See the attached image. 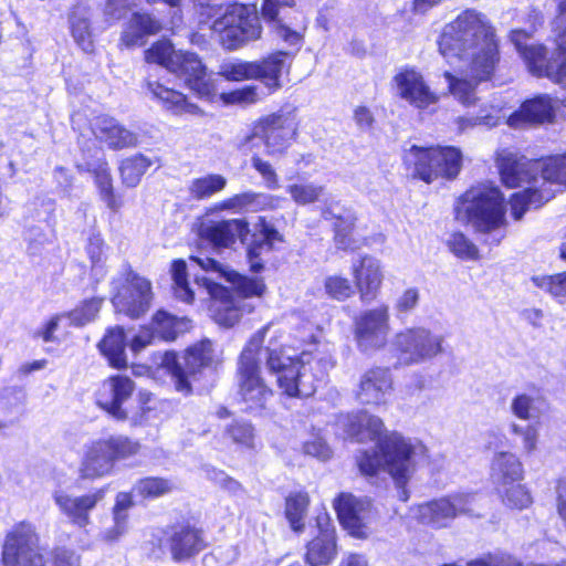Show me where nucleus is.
Masks as SVG:
<instances>
[{"label": "nucleus", "mask_w": 566, "mask_h": 566, "mask_svg": "<svg viewBox=\"0 0 566 566\" xmlns=\"http://www.w3.org/2000/svg\"><path fill=\"white\" fill-rule=\"evenodd\" d=\"M439 52L458 75L444 72L451 95L463 106H473L479 83L490 81L500 63L499 41L485 15L469 9L444 25Z\"/></svg>", "instance_id": "nucleus-1"}, {"label": "nucleus", "mask_w": 566, "mask_h": 566, "mask_svg": "<svg viewBox=\"0 0 566 566\" xmlns=\"http://www.w3.org/2000/svg\"><path fill=\"white\" fill-rule=\"evenodd\" d=\"M265 333L266 328H262L253 334L239 358L237 397L248 411L263 409L272 396V390L260 377L261 356L264 357L268 369L276 375L279 387L290 397L313 395L316 382L334 366L329 356L316 359L311 353L303 352L297 358H292L279 347L268 346L262 349Z\"/></svg>", "instance_id": "nucleus-2"}, {"label": "nucleus", "mask_w": 566, "mask_h": 566, "mask_svg": "<svg viewBox=\"0 0 566 566\" xmlns=\"http://www.w3.org/2000/svg\"><path fill=\"white\" fill-rule=\"evenodd\" d=\"M343 426L347 436L357 442L377 440V450L361 451L356 457L358 469L364 475L373 476L385 470L402 488L416 468L428 459L427 447L418 440L405 438L397 432L381 439L384 422L377 416L367 412L349 415Z\"/></svg>", "instance_id": "nucleus-3"}, {"label": "nucleus", "mask_w": 566, "mask_h": 566, "mask_svg": "<svg viewBox=\"0 0 566 566\" xmlns=\"http://www.w3.org/2000/svg\"><path fill=\"white\" fill-rule=\"evenodd\" d=\"M201 30L207 28L227 50H237L261 38L262 27L253 7L222 0H195Z\"/></svg>", "instance_id": "nucleus-4"}, {"label": "nucleus", "mask_w": 566, "mask_h": 566, "mask_svg": "<svg viewBox=\"0 0 566 566\" xmlns=\"http://www.w3.org/2000/svg\"><path fill=\"white\" fill-rule=\"evenodd\" d=\"M171 274L176 297L186 303H191L196 295L202 300L209 298L211 317L220 326L232 327L244 314L254 310L251 302L235 298L230 290L213 282V277L197 276L190 285L187 280V264L182 260L172 263Z\"/></svg>", "instance_id": "nucleus-5"}, {"label": "nucleus", "mask_w": 566, "mask_h": 566, "mask_svg": "<svg viewBox=\"0 0 566 566\" xmlns=\"http://www.w3.org/2000/svg\"><path fill=\"white\" fill-rule=\"evenodd\" d=\"M496 166L506 187L532 185L511 197V214L514 220L520 221L528 209H536L553 198L552 190L537 188L541 181L539 161H532L515 151L502 149L496 155Z\"/></svg>", "instance_id": "nucleus-6"}, {"label": "nucleus", "mask_w": 566, "mask_h": 566, "mask_svg": "<svg viewBox=\"0 0 566 566\" xmlns=\"http://www.w3.org/2000/svg\"><path fill=\"white\" fill-rule=\"evenodd\" d=\"M555 31L557 32V52L549 59L543 45L526 43L527 35L521 30L512 31L511 40L532 74L548 77L566 86V0H558Z\"/></svg>", "instance_id": "nucleus-7"}, {"label": "nucleus", "mask_w": 566, "mask_h": 566, "mask_svg": "<svg viewBox=\"0 0 566 566\" xmlns=\"http://www.w3.org/2000/svg\"><path fill=\"white\" fill-rule=\"evenodd\" d=\"M455 217L481 233L500 230L506 223L500 190L484 185L472 187L460 198L455 207Z\"/></svg>", "instance_id": "nucleus-8"}, {"label": "nucleus", "mask_w": 566, "mask_h": 566, "mask_svg": "<svg viewBox=\"0 0 566 566\" xmlns=\"http://www.w3.org/2000/svg\"><path fill=\"white\" fill-rule=\"evenodd\" d=\"M145 60L176 74L199 96L210 97L216 88L206 67L193 53L177 52L168 41H158L145 51Z\"/></svg>", "instance_id": "nucleus-9"}, {"label": "nucleus", "mask_w": 566, "mask_h": 566, "mask_svg": "<svg viewBox=\"0 0 566 566\" xmlns=\"http://www.w3.org/2000/svg\"><path fill=\"white\" fill-rule=\"evenodd\" d=\"M154 361L171 376L178 392L189 395L197 375L203 368L217 364L219 358L212 342L206 339L188 348L180 357L171 352L158 353Z\"/></svg>", "instance_id": "nucleus-10"}, {"label": "nucleus", "mask_w": 566, "mask_h": 566, "mask_svg": "<svg viewBox=\"0 0 566 566\" xmlns=\"http://www.w3.org/2000/svg\"><path fill=\"white\" fill-rule=\"evenodd\" d=\"M298 123L295 111H279L254 122L250 133L239 139V147L252 150L255 139L263 140L269 156L282 155L296 138Z\"/></svg>", "instance_id": "nucleus-11"}, {"label": "nucleus", "mask_w": 566, "mask_h": 566, "mask_svg": "<svg viewBox=\"0 0 566 566\" xmlns=\"http://www.w3.org/2000/svg\"><path fill=\"white\" fill-rule=\"evenodd\" d=\"M403 161L415 177L427 184L439 177L454 178L462 167L461 151L455 147H420L405 150Z\"/></svg>", "instance_id": "nucleus-12"}, {"label": "nucleus", "mask_w": 566, "mask_h": 566, "mask_svg": "<svg viewBox=\"0 0 566 566\" xmlns=\"http://www.w3.org/2000/svg\"><path fill=\"white\" fill-rule=\"evenodd\" d=\"M392 346L401 364L420 365L443 354L444 336L424 326H411L396 333Z\"/></svg>", "instance_id": "nucleus-13"}, {"label": "nucleus", "mask_w": 566, "mask_h": 566, "mask_svg": "<svg viewBox=\"0 0 566 566\" xmlns=\"http://www.w3.org/2000/svg\"><path fill=\"white\" fill-rule=\"evenodd\" d=\"M294 4V0H263L260 12L277 40L298 50L303 43L307 23L302 13L292 11Z\"/></svg>", "instance_id": "nucleus-14"}, {"label": "nucleus", "mask_w": 566, "mask_h": 566, "mask_svg": "<svg viewBox=\"0 0 566 566\" xmlns=\"http://www.w3.org/2000/svg\"><path fill=\"white\" fill-rule=\"evenodd\" d=\"M2 563L4 566H45L34 525L20 522L8 531L2 545Z\"/></svg>", "instance_id": "nucleus-15"}, {"label": "nucleus", "mask_w": 566, "mask_h": 566, "mask_svg": "<svg viewBox=\"0 0 566 566\" xmlns=\"http://www.w3.org/2000/svg\"><path fill=\"white\" fill-rule=\"evenodd\" d=\"M116 293L112 302L115 310L132 318L148 311L153 298L150 282L126 266L119 277L113 281Z\"/></svg>", "instance_id": "nucleus-16"}, {"label": "nucleus", "mask_w": 566, "mask_h": 566, "mask_svg": "<svg viewBox=\"0 0 566 566\" xmlns=\"http://www.w3.org/2000/svg\"><path fill=\"white\" fill-rule=\"evenodd\" d=\"M390 332V310L387 304L363 311L354 321V337L358 348L371 353L384 348Z\"/></svg>", "instance_id": "nucleus-17"}, {"label": "nucleus", "mask_w": 566, "mask_h": 566, "mask_svg": "<svg viewBox=\"0 0 566 566\" xmlns=\"http://www.w3.org/2000/svg\"><path fill=\"white\" fill-rule=\"evenodd\" d=\"M334 507L340 524L352 536L367 538L370 535L373 512L368 500L342 493L334 501Z\"/></svg>", "instance_id": "nucleus-18"}, {"label": "nucleus", "mask_w": 566, "mask_h": 566, "mask_svg": "<svg viewBox=\"0 0 566 566\" xmlns=\"http://www.w3.org/2000/svg\"><path fill=\"white\" fill-rule=\"evenodd\" d=\"M190 260L197 263L203 271L216 277H224L232 284L235 298L249 302L252 297H262L266 292V286L262 279L247 277L229 269L211 258L191 256Z\"/></svg>", "instance_id": "nucleus-19"}, {"label": "nucleus", "mask_w": 566, "mask_h": 566, "mask_svg": "<svg viewBox=\"0 0 566 566\" xmlns=\"http://www.w3.org/2000/svg\"><path fill=\"white\" fill-rule=\"evenodd\" d=\"M394 390L392 375L388 368L373 367L359 377L355 397L361 405L386 406Z\"/></svg>", "instance_id": "nucleus-20"}, {"label": "nucleus", "mask_w": 566, "mask_h": 566, "mask_svg": "<svg viewBox=\"0 0 566 566\" xmlns=\"http://www.w3.org/2000/svg\"><path fill=\"white\" fill-rule=\"evenodd\" d=\"M350 273L360 300L363 302L374 301L385 279L381 261L365 254L352 263Z\"/></svg>", "instance_id": "nucleus-21"}, {"label": "nucleus", "mask_w": 566, "mask_h": 566, "mask_svg": "<svg viewBox=\"0 0 566 566\" xmlns=\"http://www.w3.org/2000/svg\"><path fill=\"white\" fill-rule=\"evenodd\" d=\"M135 390L134 381L124 375H115L103 381L97 392V403L117 420H125L127 411L123 405Z\"/></svg>", "instance_id": "nucleus-22"}, {"label": "nucleus", "mask_w": 566, "mask_h": 566, "mask_svg": "<svg viewBox=\"0 0 566 566\" xmlns=\"http://www.w3.org/2000/svg\"><path fill=\"white\" fill-rule=\"evenodd\" d=\"M394 83L398 96L417 108H427L439 99L422 74L413 69H406L396 74Z\"/></svg>", "instance_id": "nucleus-23"}, {"label": "nucleus", "mask_w": 566, "mask_h": 566, "mask_svg": "<svg viewBox=\"0 0 566 566\" xmlns=\"http://www.w3.org/2000/svg\"><path fill=\"white\" fill-rule=\"evenodd\" d=\"M104 490H97L93 493L73 496L63 490H56L53 493V500L60 512L65 515L70 522L78 527H85L91 523L90 513L95 509L98 502L104 499Z\"/></svg>", "instance_id": "nucleus-24"}, {"label": "nucleus", "mask_w": 566, "mask_h": 566, "mask_svg": "<svg viewBox=\"0 0 566 566\" xmlns=\"http://www.w3.org/2000/svg\"><path fill=\"white\" fill-rule=\"evenodd\" d=\"M249 233V224L243 219L207 221L201 223L199 235L217 248H230L237 239L243 240Z\"/></svg>", "instance_id": "nucleus-25"}, {"label": "nucleus", "mask_w": 566, "mask_h": 566, "mask_svg": "<svg viewBox=\"0 0 566 566\" xmlns=\"http://www.w3.org/2000/svg\"><path fill=\"white\" fill-rule=\"evenodd\" d=\"M161 30L160 22L146 12H135L124 23L119 45L130 49L142 46L148 36Z\"/></svg>", "instance_id": "nucleus-26"}, {"label": "nucleus", "mask_w": 566, "mask_h": 566, "mask_svg": "<svg viewBox=\"0 0 566 566\" xmlns=\"http://www.w3.org/2000/svg\"><path fill=\"white\" fill-rule=\"evenodd\" d=\"M555 106L548 95H539L525 101L518 111L507 118V124L513 128H520L527 124H543L554 117Z\"/></svg>", "instance_id": "nucleus-27"}, {"label": "nucleus", "mask_w": 566, "mask_h": 566, "mask_svg": "<svg viewBox=\"0 0 566 566\" xmlns=\"http://www.w3.org/2000/svg\"><path fill=\"white\" fill-rule=\"evenodd\" d=\"M92 132L99 142L114 149L134 146L137 142L134 133L122 126L115 118L106 115L93 119Z\"/></svg>", "instance_id": "nucleus-28"}, {"label": "nucleus", "mask_w": 566, "mask_h": 566, "mask_svg": "<svg viewBox=\"0 0 566 566\" xmlns=\"http://www.w3.org/2000/svg\"><path fill=\"white\" fill-rule=\"evenodd\" d=\"M103 440L92 442L83 457L80 474L83 479H96L111 472L113 460Z\"/></svg>", "instance_id": "nucleus-29"}, {"label": "nucleus", "mask_w": 566, "mask_h": 566, "mask_svg": "<svg viewBox=\"0 0 566 566\" xmlns=\"http://www.w3.org/2000/svg\"><path fill=\"white\" fill-rule=\"evenodd\" d=\"M336 556V537L334 528H322L318 536L306 546L305 560L311 566L329 564Z\"/></svg>", "instance_id": "nucleus-30"}, {"label": "nucleus", "mask_w": 566, "mask_h": 566, "mask_svg": "<svg viewBox=\"0 0 566 566\" xmlns=\"http://www.w3.org/2000/svg\"><path fill=\"white\" fill-rule=\"evenodd\" d=\"M417 518L420 523L433 528L448 527L455 518L449 496L419 505Z\"/></svg>", "instance_id": "nucleus-31"}, {"label": "nucleus", "mask_w": 566, "mask_h": 566, "mask_svg": "<svg viewBox=\"0 0 566 566\" xmlns=\"http://www.w3.org/2000/svg\"><path fill=\"white\" fill-rule=\"evenodd\" d=\"M491 472L496 485L520 482L524 475L520 459L514 453L504 451L494 454Z\"/></svg>", "instance_id": "nucleus-32"}, {"label": "nucleus", "mask_w": 566, "mask_h": 566, "mask_svg": "<svg viewBox=\"0 0 566 566\" xmlns=\"http://www.w3.org/2000/svg\"><path fill=\"white\" fill-rule=\"evenodd\" d=\"M169 548L174 560L181 562L198 554L203 548V541L197 530L181 527L170 536Z\"/></svg>", "instance_id": "nucleus-33"}, {"label": "nucleus", "mask_w": 566, "mask_h": 566, "mask_svg": "<svg viewBox=\"0 0 566 566\" xmlns=\"http://www.w3.org/2000/svg\"><path fill=\"white\" fill-rule=\"evenodd\" d=\"M98 348L113 367L124 368L127 366L125 335L122 327L116 326L107 329L105 336L98 343Z\"/></svg>", "instance_id": "nucleus-34"}, {"label": "nucleus", "mask_w": 566, "mask_h": 566, "mask_svg": "<svg viewBox=\"0 0 566 566\" xmlns=\"http://www.w3.org/2000/svg\"><path fill=\"white\" fill-rule=\"evenodd\" d=\"M287 53L279 51L266 59L256 62L258 73L254 80L262 81L270 90L281 86L280 77L287 66Z\"/></svg>", "instance_id": "nucleus-35"}, {"label": "nucleus", "mask_w": 566, "mask_h": 566, "mask_svg": "<svg viewBox=\"0 0 566 566\" xmlns=\"http://www.w3.org/2000/svg\"><path fill=\"white\" fill-rule=\"evenodd\" d=\"M147 87L154 98H157L168 109H171L177 114H195L198 111V107L196 105L187 102L186 96L182 93L168 88L159 82L148 81Z\"/></svg>", "instance_id": "nucleus-36"}, {"label": "nucleus", "mask_w": 566, "mask_h": 566, "mask_svg": "<svg viewBox=\"0 0 566 566\" xmlns=\"http://www.w3.org/2000/svg\"><path fill=\"white\" fill-rule=\"evenodd\" d=\"M228 184L224 176L208 174L195 178L188 185V193L195 200H206L221 192Z\"/></svg>", "instance_id": "nucleus-37"}, {"label": "nucleus", "mask_w": 566, "mask_h": 566, "mask_svg": "<svg viewBox=\"0 0 566 566\" xmlns=\"http://www.w3.org/2000/svg\"><path fill=\"white\" fill-rule=\"evenodd\" d=\"M323 218L329 221L335 220V243L338 249L348 250L356 248L353 239L354 218L350 214L337 216L332 208L327 207L322 212Z\"/></svg>", "instance_id": "nucleus-38"}, {"label": "nucleus", "mask_w": 566, "mask_h": 566, "mask_svg": "<svg viewBox=\"0 0 566 566\" xmlns=\"http://www.w3.org/2000/svg\"><path fill=\"white\" fill-rule=\"evenodd\" d=\"M71 32L77 45L85 52L94 49L90 17L84 8H76L70 17Z\"/></svg>", "instance_id": "nucleus-39"}, {"label": "nucleus", "mask_w": 566, "mask_h": 566, "mask_svg": "<svg viewBox=\"0 0 566 566\" xmlns=\"http://www.w3.org/2000/svg\"><path fill=\"white\" fill-rule=\"evenodd\" d=\"M308 505L310 496L305 492H297L286 497L285 515L294 532L304 531Z\"/></svg>", "instance_id": "nucleus-40"}, {"label": "nucleus", "mask_w": 566, "mask_h": 566, "mask_svg": "<svg viewBox=\"0 0 566 566\" xmlns=\"http://www.w3.org/2000/svg\"><path fill=\"white\" fill-rule=\"evenodd\" d=\"M92 171L103 201L114 212L118 211L122 207V202L114 195L113 179L107 164L99 163L92 168Z\"/></svg>", "instance_id": "nucleus-41"}, {"label": "nucleus", "mask_w": 566, "mask_h": 566, "mask_svg": "<svg viewBox=\"0 0 566 566\" xmlns=\"http://www.w3.org/2000/svg\"><path fill=\"white\" fill-rule=\"evenodd\" d=\"M155 332L165 340H174L189 327V321L159 311L154 317Z\"/></svg>", "instance_id": "nucleus-42"}, {"label": "nucleus", "mask_w": 566, "mask_h": 566, "mask_svg": "<svg viewBox=\"0 0 566 566\" xmlns=\"http://www.w3.org/2000/svg\"><path fill=\"white\" fill-rule=\"evenodd\" d=\"M265 196L252 191L234 195L214 205L213 211L240 212L245 209H256L265 200Z\"/></svg>", "instance_id": "nucleus-43"}, {"label": "nucleus", "mask_w": 566, "mask_h": 566, "mask_svg": "<svg viewBox=\"0 0 566 566\" xmlns=\"http://www.w3.org/2000/svg\"><path fill=\"white\" fill-rule=\"evenodd\" d=\"M224 438L241 449L255 448V432L250 422L235 420L224 429Z\"/></svg>", "instance_id": "nucleus-44"}, {"label": "nucleus", "mask_w": 566, "mask_h": 566, "mask_svg": "<svg viewBox=\"0 0 566 566\" xmlns=\"http://www.w3.org/2000/svg\"><path fill=\"white\" fill-rule=\"evenodd\" d=\"M150 165L151 161L143 155H136L123 160L119 167L123 184L127 187H136Z\"/></svg>", "instance_id": "nucleus-45"}, {"label": "nucleus", "mask_w": 566, "mask_h": 566, "mask_svg": "<svg viewBox=\"0 0 566 566\" xmlns=\"http://www.w3.org/2000/svg\"><path fill=\"white\" fill-rule=\"evenodd\" d=\"M541 188L546 182L566 187V156L552 157L539 161Z\"/></svg>", "instance_id": "nucleus-46"}, {"label": "nucleus", "mask_w": 566, "mask_h": 566, "mask_svg": "<svg viewBox=\"0 0 566 566\" xmlns=\"http://www.w3.org/2000/svg\"><path fill=\"white\" fill-rule=\"evenodd\" d=\"M543 400L538 396L528 394H518L511 401L512 413L521 420L538 418L542 413L541 405Z\"/></svg>", "instance_id": "nucleus-47"}, {"label": "nucleus", "mask_w": 566, "mask_h": 566, "mask_svg": "<svg viewBox=\"0 0 566 566\" xmlns=\"http://www.w3.org/2000/svg\"><path fill=\"white\" fill-rule=\"evenodd\" d=\"M286 192L298 206L317 202L325 192V187L314 182H294L286 187Z\"/></svg>", "instance_id": "nucleus-48"}, {"label": "nucleus", "mask_w": 566, "mask_h": 566, "mask_svg": "<svg viewBox=\"0 0 566 566\" xmlns=\"http://www.w3.org/2000/svg\"><path fill=\"white\" fill-rule=\"evenodd\" d=\"M531 281L536 287L548 293L559 303L566 302V272L554 275H536Z\"/></svg>", "instance_id": "nucleus-49"}, {"label": "nucleus", "mask_w": 566, "mask_h": 566, "mask_svg": "<svg viewBox=\"0 0 566 566\" xmlns=\"http://www.w3.org/2000/svg\"><path fill=\"white\" fill-rule=\"evenodd\" d=\"M502 496L503 503L512 509L523 510L532 503V497L527 489L514 482L512 484L496 485Z\"/></svg>", "instance_id": "nucleus-50"}, {"label": "nucleus", "mask_w": 566, "mask_h": 566, "mask_svg": "<svg viewBox=\"0 0 566 566\" xmlns=\"http://www.w3.org/2000/svg\"><path fill=\"white\" fill-rule=\"evenodd\" d=\"M355 284L339 274L328 275L324 280L325 293L335 301L343 302L350 298L355 294Z\"/></svg>", "instance_id": "nucleus-51"}, {"label": "nucleus", "mask_w": 566, "mask_h": 566, "mask_svg": "<svg viewBox=\"0 0 566 566\" xmlns=\"http://www.w3.org/2000/svg\"><path fill=\"white\" fill-rule=\"evenodd\" d=\"M174 489L175 484L171 481L153 476L139 480L134 486V491L145 499L163 496Z\"/></svg>", "instance_id": "nucleus-52"}, {"label": "nucleus", "mask_w": 566, "mask_h": 566, "mask_svg": "<svg viewBox=\"0 0 566 566\" xmlns=\"http://www.w3.org/2000/svg\"><path fill=\"white\" fill-rule=\"evenodd\" d=\"M452 511H454L455 518L458 516H481V505L476 494L474 493H454L449 495Z\"/></svg>", "instance_id": "nucleus-53"}, {"label": "nucleus", "mask_w": 566, "mask_h": 566, "mask_svg": "<svg viewBox=\"0 0 566 566\" xmlns=\"http://www.w3.org/2000/svg\"><path fill=\"white\" fill-rule=\"evenodd\" d=\"M258 73L256 62H228L220 66L219 74L228 81L254 80Z\"/></svg>", "instance_id": "nucleus-54"}, {"label": "nucleus", "mask_w": 566, "mask_h": 566, "mask_svg": "<svg viewBox=\"0 0 566 566\" xmlns=\"http://www.w3.org/2000/svg\"><path fill=\"white\" fill-rule=\"evenodd\" d=\"M447 245L459 259L475 261L480 256L478 247L461 232H453L447 240Z\"/></svg>", "instance_id": "nucleus-55"}, {"label": "nucleus", "mask_w": 566, "mask_h": 566, "mask_svg": "<svg viewBox=\"0 0 566 566\" xmlns=\"http://www.w3.org/2000/svg\"><path fill=\"white\" fill-rule=\"evenodd\" d=\"M107 446V451L111 453L113 462L115 460H125L139 452L140 446L136 441L118 436L111 437L109 439L103 440Z\"/></svg>", "instance_id": "nucleus-56"}, {"label": "nucleus", "mask_w": 566, "mask_h": 566, "mask_svg": "<svg viewBox=\"0 0 566 566\" xmlns=\"http://www.w3.org/2000/svg\"><path fill=\"white\" fill-rule=\"evenodd\" d=\"M101 305L102 298L87 300L82 305L67 313V318L72 325L83 326L95 319L101 310Z\"/></svg>", "instance_id": "nucleus-57"}, {"label": "nucleus", "mask_w": 566, "mask_h": 566, "mask_svg": "<svg viewBox=\"0 0 566 566\" xmlns=\"http://www.w3.org/2000/svg\"><path fill=\"white\" fill-rule=\"evenodd\" d=\"M420 291L416 286L405 289L397 295L394 302V310L398 318L411 314L419 305Z\"/></svg>", "instance_id": "nucleus-58"}, {"label": "nucleus", "mask_w": 566, "mask_h": 566, "mask_svg": "<svg viewBox=\"0 0 566 566\" xmlns=\"http://www.w3.org/2000/svg\"><path fill=\"white\" fill-rule=\"evenodd\" d=\"M221 101L227 105L247 106L260 101L256 86L250 85L220 95Z\"/></svg>", "instance_id": "nucleus-59"}, {"label": "nucleus", "mask_w": 566, "mask_h": 566, "mask_svg": "<svg viewBox=\"0 0 566 566\" xmlns=\"http://www.w3.org/2000/svg\"><path fill=\"white\" fill-rule=\"evenodd\" d=\"M499 109L492 107L490 112H485L484 109L480 111L478 116H461L458 117L455 124L458 126L459 132H465L469 128H473L478 125H484L488 127L495 126L497 124Z\"/></svg>", "instance_id": "nucleus-60"}, {"label": "nucleus", "mask_w": 566, "mask_h": 566, "mask_svg": "<svg viewBox=\"0 0 566 566\" xmlns=\"http://www.w3.org/2000/svg\"><path fill=\"white\" fill-rule=\"evenodd\" d=\"M510 432L522 438L524 453L531 454L537 449L539 432L534 424L522 426L515 422L510 424Z\"/></svg>", "instance_id": "nucleus-61"}, {"label": "nucleus", "mask_w": 566, "mask_h": 566, "mask_svg": "<svg viewBox=\"0 0 566 566\" xmlns=\"http://www.w3.org/2000/svg\"><path fill=\"white\" fill-rule=\"evenodd\" d=\"M252 167L260 174L264 185L270 190H276L281 187L279 175L270 161L262 159L258 155L251 158Z\"/></svg>", "instance_id": "nucleus-62"}, {"label": "nucleus", "mask_w": 566, "mask_h": 566, "mask_svg": "<svg viewBox=\"0 0 566 566\" xmlns=\"http://www.w3.org/2000/svg\"><path fill=\"white\" fill-rule=\"evenodd\" d=\"M133 4L135 0H107L104 9L106 21L113 23L120 20Z\"/></svg>", "instance_id": "nucleus-63"}, {"label": "nucleus", "mask_w": 566, "mask_h": 566, "mask_svg": "<svg viewBox=\"0 0 566 566\" xmlns=\"http://www.w3.org/2000/svg\"><path fill=\"white\" fill-rule=\"evenodd\" d=\"M304 453L314 457L321 461H326L332 457V450L321 437H314L303 446Z\"/></svg>", "instance_id": "nucleus-64"}]
</instances>
